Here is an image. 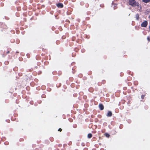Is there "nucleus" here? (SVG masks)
Wrapping results in <instances>:
<instances>
[{
  "label": "nucleus",
  "instance_id": "nucleus-13",
  "mask_svg": "<svg viewBox=\"0 0 150 150\" xmlns=\"http://www.w3.org/2000/svg\"><path fill=\"white\" fill-rule=\"evenodd\" d=\"M9 53V51H8L7 52V54H8Z\"/></svg>",
  "mask_w": 150,
  "mask_h": 150
},
{
  "label": "nucleus",
  "instance_id": "nucleus-5",
  "mask_svg": "<svg viewBox=\"0 0 150 150\" xmlns=\"http://www.w3.org/2000/svg\"><path fill=\"white\" fill-rule=\"evenodd\" d=\"M57 6L59 8H62L63 6V4L61 3H59L57 4Z\"/></svg>",
  "mask_w": 150,
  "mask_h": 150
},
{
  "label": "nucleus",
  "instance_id": "nucleus-7",
  "mask_svg": "<svg viewBox=\"0 0 150 150\" xmlns=\"http://www.w3.org/2000/svg\"><path fill=\"white\" fill-rule=\"evenodd\" d=\"M142 1L145 3H147L150 2V0H142Z\"/></svg>",
  "mask_w": 150,
  "mask_h": 150
},
{
  "label": "nucleus",
  "instance_id": "nucleus-3",
  "mask_svg": "<svg viewBox=\"0 0 150 150\" xmlns=\"http://www.w3.org/2000/svg\"><path fill=\"white\" fill-rule=\"evenodd\" d=\"M112 112L110 111H108V113L107 115V117H111L112 116Z\"/></svg>",
  "mask_w": 150,
  "mask_h": 150
},
{
  "label": "nucleus",
  "instance_id": "nucleus-2",
  "mask_svg": "<svg viewBox=\"0 0 150 150\" xmlns=\"http://www.w3.org/2000/svg\"><path fill=\"white\" fill-rule=\"evenodd\" d=\"M147 21H145L142 23L141 26L142 27H146L147 26Z\"/></svg>",
  "mask_w": 150,
  "mask_h": 150
},
{
  "label": "nucleus",
  "instance_id": "nucleus-4",
  "mask_svg": "<svg viewBox=\"0 0 150 150\" xmlns=\"http://www.w3.org/2000/svg\"><path fill=\"white\" fill-rule=\"evenodd\" d=\"M99 108L100 110H102L104 109V106L102 104H100L99 105Z\"/></svg>",
  "mask_w": 150,
  "mask_h": 150
},
{
  "label": "nucleus",
  "instance_id": "nucleus-10",
  "mask_svg": "<svg viewBox=\"0 0 150 150\" xmlns=\"http://www.w3.org/2000/svg\"><path fill=\"white\" fill-rule=\"evenodd\" d=\"M105 136L107 137H109L110 135L108 134H106Z\"/></svg>",
  "mask_w": 150,
  "mask_h": 150
},
{
  "label": "nucleus",
  "instance_id": "nucleus-1",
  "mask_svg": "<svg viewBox=\"0 0 150 150\" xmlns=\"http://www.w3.org/2000/svg\"><path fill=\"white\" fill-rule=\"evenodd\" d=\"M129 4L133 7H135L136 6H139V3L137 2L135 0H129Z\"/></svg>",
  "mask_w": 150,
  "mask_h": 150
},
{
  "label": "nucleus",
  "instance_id": "nucleus-12",
  "mask_svg": "<svg viewBox=\"0 0 150 150\" xmlns=\"http://www.w3.org/2000/svg\"><path fill=\"white\" fill-rule=\"evenodd\" d=\"M62 129L61 128H60L58 129V131H60V132H61V131H62Z\"/></svg>",
  "mask_w": 150,
  "mask_h": 150
},
{
  "label": "nucleus",
  "instance_id": "nucleus-9",
  "mask_svg": "<svg viewBox=\"0 0 150 150\" xmlns=\"http://www.w3.org/2000/svg\"><path fill=\"white\" fill-rule=\"evenodd\" d=\"M147 40L148 41H150V36L147 37Z\"/></svg>",
  "mask_w": 150,
  "mask_h": 150
},
{
  "label": "nucleus",
  "instance_id": "nucleus-11",
  "mask_svg": "<svg viewBox=\"0 0 150 150\" xmlns=\"http://www.w3.org/2000/svg\"><path fill=\"white\" fill-rule=\"evenodd\" d=\"M144 95H142L141 96V97L142 99H143L144 97Z\"/></svg>",
  "mask_w": 150,
  "mask_h": 150
},
{
  "label": "nucleus",
  "instance_id": "nucleus-6",
  "mask_svg": "<svg viewBox=\"0 0 150 150\" xmlns=\"http://www.w3.org/2000/svg\"><path fill=\"white\" fill-rule=\"evenodd\" d=\"M135 18H136L137 20L138 21L139 20V16L138 14H136L135 16Z\"/></svg>",
  "mask_w": 150,
  "mask_h": 150
},
{
  "label": "nucleus",
  "instance_id": "nucleus-14",
  "mask_svg": "<svg viewBox=\"0 0 150 150\" xmlns=\"http://www.w3.org/2000/svg\"><path fill=\"white\" fill-rule=\"evenodd\" d=\"M149 17H150V16H149Z\"/></svg>",
  "mask_w": 150,
  "mask_h": 150
},
{
  "label": "nucleus",
  "instance_id": "nucleus-8",
  "mask_svg": "<svg viewBox=\"0 0 150 150\" xmlns=\"http://www.w3.org/2000/svg\"><path fill=\"white\" fill-rule=\"evenodd\" d=\"M92 137V135L91 134H89L88 135V137L89 138H91Z\"/></svg>",
  "mask_w": 150,
  "mask_h": 150
}]
</instances>
